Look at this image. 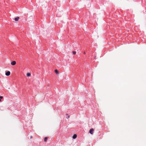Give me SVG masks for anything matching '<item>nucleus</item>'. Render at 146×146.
I'll use <instances>...</instances> for the list:
<instances>
[{"label": "nucleus", "mask_w": 146, "mask_h": 146, "mask_svg": "<svg viewBox=\"0 0 146 146\" xmlns=\"http://www.w3.org/2000/svg\"><path fill=\"white\" fill-rule=\"evenodd\" d=\"M3 98V97L2 96H0V102L1 101V99H2Z\"/></svg>", "instance_id": "9d476101"}, {"label": "nucleus", "mask_w": 146, "mask_h": 146, "mask_svg": "<svg viewBox=\"0 0 146 146\" xmlns=\"http://www.w3.org/2000/svg\"><path fill=\"white\" fill-rule=\"evenodd\" d=\"M70 117V116L69 115L68 116V117L67 118H69Z\"/></svg>", "instance_id": "9b49d317"}, {"label": "nucleus", "mask_w": 146, "mask_h": 146, "mask_svg": "<svg viewBox=\"0 0 146 146\" xmlns=\"http://www.w3.org/2000/svg\"><path fill=\"white\" fill-rule=\"evenodd\" d=\"M32 138V136H31V138Z\"/></svg>", "instance_id": "ddd939ff"}, {"label": "nucleus", "mask_w": 146, "mask_h": 146, "mask_svg": "<svg viewBox=\"0 0 146 146\" xmlns=\"http://www.w3.org/2000/svg\"><path fill=\"white\" fill-rule=\"evenodd\" d=\"M11 64L12 65H15L16 64V62L15 61H13L11 62Z\"/></svg>", "instance_id": "7ed1b4c3"}, {"label": "nucleus", "mask_w": 146, "mask_h": 146, "mask_svg": "<svg viewBox=\"0 0 146 146\" xmlns=\"http://www.w3.org/2000/svg\"><path fill=\"white\" fill-rule=\"evenodd\" d=\"M94 130L93 128L91 129L89 131V133L91 134H93L94 132Z\"/></svg>", "instance_id": "f257e3e1"}, {"label": "nucleus", "mask_w": 146, "mask_h": 146, "mask_svg": "<svg viewBox=\"0 0 146 146\" xmlns=\"http://www.w3.org/2000/svg\"><path fill=\"white\" fill-rule=\"evenodd\" d=\"M84 54H85V52H84Z\"/></svg>", "instance_id": "f8f14e48"}, {"label": "nucleus", "mask_w": 146, "mask_h": 146, "mask_svg": "<svg viewBox=\"0 0 146 146\" xmlns=\"http://www.w3.org/2000/svg\"><path fill=\"white\" fill-rule=\"evenodd\" d=\"M10 73H11L9 71H8L7 72H6L5 75L7 76H9L10 75Z\"/></svg>", "instance_id": "f03ea898"}, {"label": "nucleus", "mask_w": 146, "mask_h": 146, "mask_svg": "<svg viewBox=\"0 0 146 146\" xmlns=\"http://www.w3.org/2000/svg\"><path fill=\"white\" fill-rule=\"evenodd\" d=\"M77 135L76 134H74L73 135L72 137L74 139H76L77 137Z\"/></svg>", "instance_id": "423d86ee"}, {"label": "nucleus", "mask_w": 146, "mask_h": 146, "mask_svg": "<svg viewBox=\"0 0 146 146\" xmlns=\"http://www.w3.org/2000/svg\"><path fill=\"white\" fill-rule=\"evenodd\" d=\"M72 53H73V54H76V51H73L72 52Z\"/></svg>", "instance_id": "1a4fd4ad"}, {"label": "nucleus", "mask_w": 146, "mask_h": 146, "mask_svg": "<svg viewBox=\"0 0 146 146\" xmlns=\"http://www.w3.org/2000/svg\"><path fill=\"white\" fill-rule=\"evenodd\" d=\"M31 75V74L30 73H28L27 74V76L29 77Z\"/></svg>", "instance_id": "0eeeda50"}, {"label": "nucleus", "mask_w": 146, "mask_h": 146, "mask_svg": "<svg viewBox=\"0 0 146 146\" xmlns=\"http://www.w3.org/2000/svg\"><path fill=\"white\" fill-rule=\"evenodd\" d=\"M19 17H17L15 18V20L16 21H17L19 20Z\"/></svg>", "instance_id": "39448f33"}, {"label": "nucleus", "mask_w": 146, "mask_h": 146, "mask_svg": "<svg viewBox=\"0 0 146 146\" xmlns=\"http://www.w3.org/2000/svg\"><path fill=\"white\" fill-rule=\"evenodd\" d=\"M47 140V137H45L44 139V141L46 142V141Z\"/></svg>", "instance_id": "6e6552de"}, {"label": "nucleus", "mask_w": 146, "mask_h": 146, "mask_svg": "<svg viewBox=\"0 0 146 146\" xmlns=\"http://www.w3.org/2000/svg\"><path fill=\"white\" fill-rule=\"evenodd\" d=\"M54 72L56 74H58L59 72L58 71L57 69L55 70Z\"/></svg>", "instance_id": "20e7f679"}]
</instances>
